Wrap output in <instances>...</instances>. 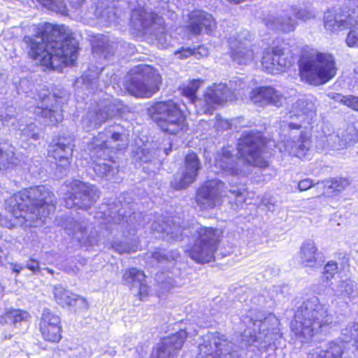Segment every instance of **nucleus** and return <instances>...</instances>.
<instances>
[{
    "instance_id": "f257e3e1",
    "label": "nucleus",
    "mask_w": 358,
    "mask_h": 358,
    "mask_svg": "<svg viewBox=\"0 0 358 358\" xmlns=\"http://www.w3.org/2000/svg\"><path fill=\"white\" fill-rule=\"evenodd\" d=\"M34 36L42 42L31 36L24 38L29 48L27 56L31 60L37 61V65L44 71H55L76 64L79 43L64 24L45 22L38 29Z\"/></svg>"
},
{
    "instance_id": "f03ea898",
    "label": "nucleus",
    "mask_w": 358,
    "mask_h": 358,
    "mask_svg": "<svg viewBox=\"0 0 358 358\" xmlns=\"http://www.w3.org/2000/svg\"><path fill=\"white\" fill-rule=\"evenodd\" d=\"M7 210L20 224L45 218L55 210L54 193L44 185L24 188L6 201Z\"/></svg>"
},
{
    "instance_id": "7ed1b4c3",
    "label": "nucleus",
    "mask_w": 358,
    "mask_h": 358,
    "mask_svg": "<svg viewBox=\"0 0 358 358\" xmlns=\"http://www.w3.org/2000/svg\"><path fill=\"white\" fill-rule=\"evenodd\" d=\"M297 64L301 80L315 86L326 84L336 76L338 71L331 53L309 46L301 48Z\"/></svg>"
},
{
    "instance_id": "20e7f679",
    "label": "nucleus",
    "mask_w": 358,
    "mask_h": 358,
    "mask_svg": "<svg viewBox=\"0 0 358 358\" xmlns=\"http://www.w3.org/2000/svg\"><path fill=\"white\" fill-rule=\"evenodd\" d=\"M147 114L158 129L167 136H176L189 129L187 114L171 99L152 102L147 108Z\"/></svg>"
},
{
    "instance_id": "39448f33",
    "label": "nucleus",
    "mask_w": 358,
    "mask_h": 358,
    "mask_svg": "<svg viewBox=\"0 0 358 358\" xmlns=\"http://www.w3.org/2000/svg\"><path fill=\"white\" fill-rule=\"evenodd\" d=\"M162 85L163 77L159 69L145 64L129 69L123 80L124 90L138 99L151 98L160 91Z\"/></svg>"
},
{
    "instance_id": "423d86ee",
    "label": "nucleus",
    "mask_w": 358,
    "mask_h": 358,
    "mask_svg": "<svg viewBox=\"0 0 358 358\" xmlns=\"http://www.w3.org/2000/svg\"><path fill=\"white\" fill-rule=\"evenodd\" d=\"M332 317L322 308H312L303 303L295 311L290 329L296 338L312 339L332 324Z\"/></svg>"
},
{
    "instance_id": "0eeeda50",
    "label": "nucleus",
    "mask_w": 358,
    "mask_h": 358,
    "mask_svg": "<svg viewBox=\"0 0 358 358\" xmlns=\"http://www.w3.org/2000/svg\"><path fill=\"white\" fill-rule=\"evenodd\" d=\"M223 234L221 229L201 225L195 231L194 243L188 245L185 254L197 263H209L219 249Z\"/></svg>"
},
{
    "instance_id": "6e6552de",
    "label": "nucleus",
    "mask_w": 358,
    "mask_h": 358,
    "mask_svg": "<svg viewBox=\"0 0 358 358\" xmlns=\"http://www.w3.org/2000/svg\"><path fill=\"white\" fill-rule=\"evenodd\" d=\"M38 329L41 338L47 343L56 345L63 338V327L60 316L54 311L45 308L38 320Z\"/></svg>"
},
{
    "instance_id": "1a4fd4ad",
    "label": "nucleus",
    "mask_w": 358,
    "mask_h": 358,
    "mask_svg": "<svg viewBox=\"0 0 358 358\" xmlns=\"http://www.w3.org/2000/svg\"><path fill=\"white\" fill-rule=\"evenodd\" d=\"M187 337L186 329H180L161 338L159 342L152 348L150 358H177Z\"/></svg>"
},
{
    "instance_id": "9d476101",
    "label": "nucleus",
    "mask_w": 358,
    "mask_h": 358,
    "mask_svg": "<svg viewBox=\"0 0 358 358\" xmlns=\"http://www.w3.org/2000/svg\"><path fill=\"white\" fill-rule=\"evenodd\" d=\"M293 57L289 58L282 44L265 48L262 52L261 63L264 71L274 74L285 71L293 64Z\"/></svg>"
},
{
    "instance_id": "9b49d317",
    "label": "nucleus",
    "mask_w": 358,
    "mask_h": 358,
    "mask_svg": "<svg viewBox=\"0 0 358 358\" xmlns=\"http://www.w3.org/2000/svg\"><path fill=\"white\" fill-rule=\"evenodd\" d=\"M201 169V162L199 155L192 150L188 151L184 156L180 167V176L174 178L171 186L175 190L187 189L197 179Z\"/></svg>"
},
{
    "instance_id": "f8f14e48",
    "label": "nucleus",
    "mask_w": 358,
    "mask_h": 358,
    "mask_svg": "<svg viewBox=\"0 0 358 358\" xmlns=\"http://www.w3.org/2000/svg\"><path fill=\"white\" fill-rule=\"evenodd\" d=\"M240 150L245 151V157L249 165L265 169L268 166V162L262 157L266 143L263 138L252 133L245 134L239 143Z\"/></svg>"
},
{
    "instance_id": "ddd939ff",
    "label": "nucleus",
    "mask_w": 358,
    "mask_h": 358,
    "mask_svg": "<svg viewBox=\"0 0 358 358\" xmlns=\"http://www.w3.org/2000/svg\"><path fill=\"white\" fill-rule=\"evenodd\" d=\"M224 183L217 179L204 182L196 190L195 201L201 210L213 209L222 203Z\"/></svg>"
},
{
    "instance_id": "4468645a",
    "label": "nucleus",
    "mask_w": 358,
    "mask_h": 358,
    "mask_svg": "<svg viewBox=\"0 0 358 358\" xmlns=\"http://www.w3.org/2000/svg\"><path fill=\"white\" fill-rule=\"evenodd\" d=\"M352 13L353 11L348 7L329 9L324 15V26L332 33L349 29L356 22Z\"/></svg>"
},
{
    "instance_id": "2eb2a0df",
    "label": "nucleus",
    "mask_w": 358,
    "mask_h": 358,
    "mask_svg": "<svg viewBox=\"0 0 358 358\" xmlns=\"http://www.w3.org/2000/svg\"><path fill=\"white\" fill-rule=\"evenodd\" d=\"M187 17L186 28L194 36L203 33L211 34L217 28V22L213 15L202 10H192Z\"/></svg>"
},
{
    "instance_id": "dca6fc26",
    "label": "nucleus",
    "mask_w": 358,
    "mask_h": 358,
    "mask_svg": "<svg viewBox=\"0 0 358 358\" xmlns=\"http://www.w3.org/2000/svg\"><path fill=\"white\" fill-rule=\"evenodd\" d=\"M229 343L224 335L218 332L210 333L199 345L197 358H224L222 348Z\"/></svg>"
},
{
    "instance_id": "f3484780",
    "label": "nucleus",
    "mask_w": 358,
    "mask_h": 358,
    "mask_svg": "<svg viewBox=\"0 0 358 358\" xmlns=\"http://www.w3.org/2000/svg\"><path fill=\"white\" fill-rule=\"evenodd\" d=\"M250 97L255 103L262 107L267 105L280 107L282 105V95L270 86H262L253 89Z\"/></svg>"
},
{
    "instance_id": "a211bd4d",
    "label": "nucleus",
    "mask_w": 358,
    "mask_h": 358,
    "mask_svg": "<svg viewBox=\"0 0 358 358\" xmlns=\"http://www.w3.org/2000/svg\"><path fill=\"white\" fill-rule=\"evenodd\" d=\"M346 350L341 340L327 343L324 348H317L308 354V358H345Z\"/></svg>"
},
{
    "instance_id": "6ab92c4d",
    "label": "nucleus",
    "mask_w": 358,
    "mask_h": 358,
    "mask_svg": "<svg viewBox=\"0 0 358 358\" xmlns=\"http://www.w3.org/2000/svg\"><path fill=\"white\" fill-rule=\"evenodd\" d=\"M47 9L57 14L67 16L70 8H80L85 0H36Z\"/></svg>"
},
{
    "instance_id": "aec40b11",
    "label": "nucleus",
    "mask_w": 358,
    "mask_h": 358,
    "mask_svg": "<svg viewBox=\"0 0 358 358\" xmlns=\"http://www.w3.org/2000/svg\"><path fill=\"white\" fill-rule=\"evenodd\" d=\"M71 188L73 190L71 199L73 200L87 201V206L94 203L96 194L92 185L79 180H74L71 182Z\"/></svg>"
},
{
    "instance_id": "412c9836",
    "label": "nucleus",
    "mask_w": 358,
    "mask_h": 358,
    "mask_svg": "<svg viewBox=\"0 0 358 358\" xmlns=\"http://www.w3.org/2000/svg\"><path fill=\"white\" fill-rule=\"evenodd\" d=\"M48 157L60 166L70 164L72 156V150L63 143H51L49 145Z\"/></svg>"
},
{
    "instance_id": "4be33fe9",
    "label": "nucleus",
    "mask_w": 358,
    "mask_h": 358,
    "mask_svg": "<svg viewBox=\"0 0 358 358\" xmlns=\"http://www.w3.org/2000/svg\"><path fill=\"white\" fill-rule=\"evenodd\" d=\"M318 248L312 240L304 241L300 248V260L303 266L313 267L317 262Z\"/></svg>"
},
{
    "instance_id": "5701e85b",
    "label": "nucleus",
    "mask_w": 358,
    "mask_h": 358,
    "mask_svg": "<svg viewBox=\"0 0 358 358\" xmlns=\"http://www.w3.org/2000/svg\"><path fill=\"white\" fill-rule=\"evenodd\" d=\"M215 166L233 176L238 173L234 156L228 150H222L217 155L215 159Z\"/></svg>"
},
{
    "instance_id": "b1692460",
    "label": "nucleus",
    "mask_w": 358,
    "mask_h": 358,
    "mask_svg": "<svg viewBox=\"0 0 358 358\" xmlns=\"http://www.w3.org/2000/svg\"><path fill=\"white\" fill-rule=\"evenodd\" d=\"M227 91L228 89L226 86L214 85L209 87L203 94L204 101L210 107L221 105L227 100Z\"/></svg>"
},
{
    "instance_id": "393cba45",
    "label": "nucleus",
    "mask_w": 358,
    "mask_h": 358,
    "mask_svg": "<svg viewBox=\"0 0 358 358\" xmlns=\"http://www.w3.org/2000/svg\"><path fill=\"white\" fill-rule=\"evenodd\" d=\"M316 184H323L324 188L330 190L332 195L335 196L344 191L350 185V181L345 177H334L318 180Z\"/></svg>"
},
{
    "instance_id": "a878e982",
    "label": "nucleus",
    "mask_w": 358,
    "mask_h": 358,
    "mask_svg": "<svg viewBox=\"0 0 358 358\" xmlns=\"http://www.w3.org/2000/svg\"><path fill=\"white\" fill-rule=\"evenodd\" d=\"M230 57L239 64H246L248 60L253 59L254 52L252 49L245 47L242 45L241 42H238L237 45L236 44L231 45Z\"/></svg>"
},
{
    "instance_id": "bb28decb",
    "label": "nucleus",
    "mask_w": 358,
    "mask_h": 358,
    "mask_svg": "<svg viewBox=\"0 0 358 358\" xmlns=\"http://www.w3.org/2000/svg\"><path fill=\"white\" fill-rule=\"evenodd\" d=\"M201 79H192L179 87L181 96L187 98L190 103H194L197 100V92L202 84Z\"/></svg>"
},
{
    "instance_id": "cd10ccee",
    "label": "nucleus",
    "mask_w": 358,
    "mask_h": 358,
    "mask_svg": "<svg viewBox=\"0 0 358 358\" xmlns=\"http://www.w3.org/2000/svg\"><path fill=\"white\" fill-rule=\"evenodd\" d=\"M6 322L9 321L13 324L26 322L30 319V314L24 310L9 308L6 310L3 314L1 316Z\"/></svg>"
},
{
    "instance_id": "c85d7f7f",
    "label": "nucleus",
    "mask_w": 358,
    "mask_h": 358,
    "mask_svg": "<svg viewBox=\"0 0 358 358\" xmlns=\"http://www.w3.org/2000/svg\"><path fill=\"white\" fill-rule=\"evenodd\" d=\"M54 299L62 307L71 306L76 301L72 297L71 293L63 287H55L53 291Z\"/></svg>"
},
{
    "instance_id": "c756f323",
    "label": "nucleus",
    "mask_w": 358,
    "mask_h": 358,
    "mask_svg": "<svg viewBox=\"0 0 358 358\" xmlns=\"http://www.w3.org/2000/svg\"><path fill=\"white\" fill-rule=\"evenodd\" d=\"M176 54L178 55V57L181 59L191 56H194L196 58L199 59L203 56L207 55L208 50L203 45H199L194 48H181L176 52Z\"/></svg>"
},
{
    "instance_id": "7c9ffc66",
    "label": "nucleus",
    "mask_w": 358,
    "mask_h": 358,
    "mask_svg": "<svg viewBox=\"0 0 358 358\" xmlns=\"http://www.w3.org/2000/svg\"><path fill=\"white\" fill-rule=\"evenodd\" d=\"M146 275L143 271L136 268H129L127 269L123 275V279L133 284L142 283L145 281Z\"/></svg>"
},
{
    "instance_id": "2f4dec72",
    "label": "nucleus",
    "mask_w": 358,
    "mask_h": 358,
    "mask_svg": "<svg viewBox=\"0 0 358 358\" xmlns=\"http://www.w3.org/2000/svg\"><path fill=\"white\" fill-rule=\"evenodd\" d=\"M109 147L106 141L102 142L99 145L94 146L91 150L90 159L93 162H96L106 155Z\"/></svg>"
},
{
    "instance_id": "473e14b6",
    "label": "nucleus",
    "mask_w": 358,
    "mask_h": 358,
    "mask_svg": "<svg viewBox=\"0 0 358 358\" xmlns=\"http://www.w3.org/2000/svg\"><path fill=\"white\" fill-rule=\"evenodd\" d=\"M338 271V263L335 261L330 260L326 263L324 266L322 271V278L326 280L329 281L332 280Z\"/></svg>"
},
{
    "instance_id": "72a5a7b5",
    "label": "nucleus",
    "mask_w": 358,
    "mask_h": 358,
    "mask_svg": "<svg viewBox=\"0 0 358 358\" xmlns=\"http://www.w3.org/2000/svg\"><path fill=\"white\" fill-rule=\"evenodd\" d=\"M341 101L342 105L355 111H358V96L348 94L343 97Z\"/></svg>"
},
{
    "instance_id": "f704fd0d",
    "label": "nucleus",
    "mask_w": 358,
    "mask_h": 358,
    "mask_svg": "<svg viewBox=\"0 0 358 358\" xmlns=\"http://www.w3.org/2000/svg\"><path fill=\"white\" fill-rule=\"evenodd\" d=\"M345 330L350 334V336L353 341L355 350L358 352V322H353Z\"/></svg>"
},
{
    "instance_id": "c9c22d12",
    "label": "nucleus",
    "mask_w": 358,
    "mask_h": 358,
    "mask_svg": "<svg viewBox=\"0 0 358 358\" xmlns=\"http://www.w3.org/2000/svg\"><path fill=\"white\" fill-rule=\"evenodd\" d=\"M150 295V288L147 283L143 282L139 284L138 291L136 296L140 301H145Z\"/></svg>"
},
{
    "instance_id": "e433bc0d",
    "label": "nucleus",
    "mask_w": 358,
    "mask_h": 358,
    "mask_svg": "<svg viewBox=\"0 0 358 358\" xmlns=\"http://www.w3.org/2000/svg\"><path fill=\"white\" fill-rule=\"evenodd\" d=\"M338 286L347 295H350L355 292L354 282L349 278L341 280Z\"/></svg>"
},
{
    "instance_id": "4c0bfd02",
    "label": "nucleus",
    "mask_w": 358,
    "mask_h": 358,
    "mask_svg": "<svg viewBox=\"0 0 358 358\" xmlns=\"http://www.w3.org/2000/svg\"><path fill=\"white\" fill-rule=\"evenodd\" d=\"M155 24H158L162 28H164L165 22L162 17L159 16L156 13H151L150 17V22L145 25L148 27H153Z\"/></svg>"
},
{
    "instance_id": "58836bf2",
    "label": "nucleus",
    "mask_w": 358,
    "mask_h": 358,
    "mask_svg": "<svg viewBox=\"0 0 358 358\" xmlns=\"http://www.w3.org/2000/svg\"><path fill=\"white\" fill-rule=\"evenodd\" d=\"M315 185L317 184L313 181V180L310 178H303L299 181L297 184V189L299 192H304L310 189Z\"/></svg>"
},
{
    "instance_id": "ea45409f",
    "label": "nucleus",
    "mask_w": 358,
    "mask_h": 358,
    "mask_svg": "<svg viewBox=\"0 0 358 358\" xmlns=\"http://www.w3.org/2000/svg\"><path fill=\"white\" fill-rule=\"evenodd\" d=\"M345 41L349 47L358 45V36L354 31H350L348 34Z\"/></svg>"
},
{
    "instance_id": "a19ab883",
    "label": "nucleus",
    "mask_w": 358,
    "mask_h": 358,
    "mask_svg": "<svg viewBox=\"0 0 358 358\" xmlns=\"http://www.w3.org/2000/svg\"><path fill=\"white\" fill-rule=\"evenodd\" d=\"M305 141L306 140L303 139L300 145H294L296 149L295 156L297 157L301 158L305 156L307 151L308 150V148L304 144Z\"/></svg>"
},
{
    "instance_id": "79ce46f5",
    "label": "nucleus",
    "mask_w": 358,
    "mask_h": 358,
    "mask_svg": "<svg viewBox=\"0 0 358 358\" xmlns=\"http://www.w3.org/2000/svg\"><path fill=\"white\" fill-rule=\"evenodd\" d=\"M26 268L34 273L38 272L40 271L39 262L31 258L26 264Z\"/></svg>"
},
{
    "instance_id": "37998d69",
    "label": "nucleus",
    "mask_w": 358,
    "mask_h": 358,
    "mask_svg": "<svg viewBox=\"0 0 358 358\" xmlns=\"http://www.w3.org/2000/svg\"><path fill=\"white\" fill-rule=\"evenodd\" d=\"M152 257L158 262H162L168 260V256L165 254H162L160 251H155L152 254Z\"/></svg>"
},
{
    "instance_id": "c03bdc74",
    "label": "nucleus",
    "mask_w": 358,
    "mask_h": 358,
    "mask_svg": "<svg viewBox=\"0 0 358 358\" xmlns=\"http://www.w3.org/2000/svg\"><path fill=\"white\" fill-rule=\"evenodd\" d=\"M246 192L245 189H231L230 193L234 196L236 199L243 198L245 193Z\"/></svg>"
},
{
    "instance_id": "a18cd8bd",
    "label": "nucleus",
    "mask_w": 358,
    "mask_h": 358,
    "mask_svg": "<svg viewBox=\"0 0 358 358\" xmlns=\"http://www.w3.org/2000/svg\"><path fill=\"white\" fill-rule=\"evenodd\" d=\"M345 95H343L341 94H339V93H334L330 97L335 100L336 101L340 103L341 104H342V101L341 100L343 99V97H345Z\"/></svg>"
},
{
    "instance_id": "49530a36",
    "label": "nucleus",
    "mask_w": 358,
    "mask_h": 358,
    "mask_svg": "<svg viewBox=\"0 0 358 358\" xmlns=\"http://www.w3.org/2000/svg\"><path fill=\"white\" fill-rule=\"evenodd\" d=\"M111 138L114 141H122V134L120 132H113L111 135Z\"/></svg>"
},
{
    "instance_id": "de8ad7c7",
    "label": "nucleus",
    "mask_w": 358,
    "mask_h": 358,
    "mask_svg": "<svg viewBox=\"0 0 358 358\" xmlns=\"http://www.w3.org/2000/svg\"><path fill=\"white\" fill-rule=\"evenodd\" d=\"M288 127L290 129H300L301 128V125L300 124L292 122L289 123Z\"/></svg>"
},
{
    "instance_id": "09e8293b",
    "label": "nucleus",
    "mask_w": 358,
    "mask_h": 358,
    "mask_svg": "<svg viewBox=\"0 0 358 358\" xmlns=\"http://www.w3.org/2000/svg\"><path fill=\"white\" fill-rule=\"evenodd\" d=\"M204 113H205L206 114H210V115H211V114H212V111H211V110H210V109H209V108H206V109H205Z\"/></svg>"
},
{
    "instance_id": "8fccbe9b",
    "label": "nucleus",
    "mask_w": 358,
    "mask_h": 358,
    "mask_svg": "<svg viewBox=\"0 0 358 358\" xmlns=\"http://www.w3.org/2000/svg\"><path fill=\"white\" fill-rule=\"evenodd\" d=\"M343 259H345V260H346V263H347V264H348V262H349V258H348V257H347V255H345L343 256Z\"/></svg>"
},
{
    "instance_id": "3c124183",
    "label": "nucleus",
    "mask_w": 358,
    "mask_h": 358,
    "mask_svg": "<svg viewBox=\"0 0 358 358\" xmlns=\"http://www.w3.org/2000/svg\"><path fill=\"white\" fill-rule=\"evenodd\" d=\"M96 115L98 116V115H101V110H99V111H96Z\"/></svg>"
},
{
    "instance_id": "603ef678",
    "label": "nucleus",
    "mask_w": 358,
    "mask_h": 358,
    "mask_svg": "<svg viewBox=\"0 0 358 358\" xmlns=\"http://www.w3.org/2000/svg\"><path fill=\"white\" fill-rule=\"evenodd\" d=\"M48 272H49L50 273H53V271H52V270H50V269H48Z\"/></svg>"
},
{
    "instance_id": "864d4df0",
    "label": "nucleus",
    "mask_w": 358,
    "mask_h": 358,
    "mask_svg": "<svg viewBox=\"0 0 358 358\" xmlns=\"http://www.w3.org/2000/svg\"><path fill=\"white\" fill-rule=\"evenodd\" d=\"M14 271H15V272H17V273H20V270H18V269H15Z\"/></svg>"
},
{
    "instance_id": "5fc2aeb1",
    "label": "nucleus",
    "mask_w": 358,
    "mask_h": 358,
    "mask_svg": "<svg viewBox=\"0 0 358 358\" xmlns=\"http://www.w3.org/2000/svg\"><path fill=\"white\" fill-rule=\"evenodd\" d=\"M109 160H110V162H115V161H114L112 158H111V159H110Z\"/></svg>"
}]
</instances>
